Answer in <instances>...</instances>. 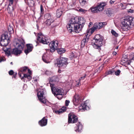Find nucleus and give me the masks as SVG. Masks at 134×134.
<instances>
[{
  "mask_svg": "<svg viewBox=\"0 0 134 134\" xmlns=\"http://www.w3.org/2000/svg\"><path fill=\"white\" fill-rule=\"evenodd\" d=\"M85 22L82 17L80 18L78 17L72 18L70 19L67 25V29L70 32L75 31L77 33H79L81 31Z\"/></svg>",
  "mask_w": 134,
  "mask_h": 134,
  "instance_id": "f257e3e1",
  "label": "nucleus"
},
{
  "mask_svg": "<svg viewBox=\"0 0 134 134\" xmlns=\"http://www.w3.org/2000/svg\"><path fill=\"white\" fill-rule=\"evenodd\" d=\"M37 41L43 44H49L50 47L49 50L51 53H53L57 49L58 47V42L57 40L53 41L50 42L49 39H48L41 33H39L37 35Z\"/></svg>",
  "mask_w": 134,
  "mask_h": 134,
  "instance_id": "f03ea898",
  "label": "nucleus"
},
{
  "mask_svg": "<svg viewBox=\"0 0 134 134\" xmlns=\"http://www.w3.org/2000/svg\"><path fill=\"white\" fill-rule=\"evenodd\" d=\"M58 79L57 76H54L50 79L49 81V84L51 87L52 93L55 96L57 97L58 99H60L62 97L64 94V91L61 88H58L54 87L53 83H52L58 81Z\"/></svg>",
  "mask_w": 134,
  "mask_h": 134,
  "instance_id": "7ed1b4c3",
  "label": "nucleus"
},
{
  "mask_svg": "<svg viewBox=\"0 0 134 134\" xmlns=\"http://www.w3.org/2000/svg\"><path fill=\"white\" fill-rule=\"evenodd\" d=\"M122 28L124 31H127L131 26L134 25V18L129 16L124 17L123 19Z\"/></svg>",
  "mask_w": 134,
  "mask_h": 134,
  "instance_id": "20e7f679",
  "label": "nucleus"
},
{
  "mask_svg": "<svg viewBox=\"0 0 134 134\" xmlns=\"http://www.w3.org/2000/svg\"><path fill=\"white\" fill-rule=\"evenodd\" d=\"M94 42L92 45L94 48L98 49H100V47L103 44L102 41L103 38L102 36L99 34L96 35L94 37Z\"/></svg>",
  "mask_w": 134,
  "mask_h": 134,
  "instance_id": "39448f33",
  "label": "nucleus"
},
{
  "mask_svg": "<svg viewBox=\"0 0 134 134\" xmlns=\"http://www.w3.org/2000/svg\"><path fill=\"white\" fill-rule=\"evenodd\" d=\"M10 42L7 34L5 33L2 34L1 37L0 43L2 46H6Z\"/></svg>",
  "mask_w": 134,
  "mask_h": 134,
  "instance_id": "423d86ee",
  "label": "nucleus"
},
{
  "mask_svg": "<svg viewBox=\"0 0 134 134\" xmlns=\"http://www.w3.org/2000/svg\"><path fill=\"white\" fill-rule=\"evenodd\" d=\"M67 59L66 58L60 57L57 60V66L59 67L64 68L66 66L68 63L67 62Z\"/></svg>",
  "mask_w": 134,
  "mask_h": 134,
  "instance_id": "0eeeda50",
  "label": "nucleus"
},
{
  "mask_svg": "<svg viewBox=\"0 0 134 134\" xmlns=\"http://www.w3.org/2000/svg\"><path fill=\"white\" fill-rule=\"evenodd\" d=\"M45 91L43 90H39L37 93V96L39 101L44 104L46 102V100L44 96Z\"/></svg>",
  "mask_w": 134,
  "mask_h": 134,
  "instance_id": "6e6552de",
  "label": "nucleus"
},
{
  "mask_svg": "<svg viewBox=\"0 0 134 134\" xmlns=\"http://www.w3.org/2000/svg\"><path fill=\"white\" fill-rule=\"evenodd\" d=\"M107 24L106 22L99 23L98 24L97 23H95L91 28V33L92 34L94 31L97 29H101L103 27L105 26Z\"/></svg>",
  "mask_w": 134,
  "mask_h": 134,
  "instance_id": "1a4fd4ad",
  "label": "nucleus"
},
{
  "mask_svg": "<svg viewBox=\"0 0 134 134\" xmlns=\"http://www.w3.org/2000/svg\"><path fill=\"white\" fill-rule=\"evenodd\" d=\"M19 42L16 43V47H17V48L19 50L21 51V53L23 49L25 43L24 41L22 39H20L18 40Z\"/></svg>",
  "mask_w": 134,
  "mask_h": 134,
  "instance_id": "9d476101",
  "label": "nucleus"
},
{
  "mask_svg": "<svg viewBox=\"0 0 134 134\" xmlns=\"http://www.w3.org/2000/svg\"><path fill=\"white\" fill-rule=\"evenodd\" d=\"M77 117L72 114L71 113L69 114L68 122L69 123H75L77 121Z\"/></svg>",
  "mask_w": 134,
  "mask_h": 134,
  "instance_id": "9b49d317",
  "label": "nucleus"
},
{
  "mask_svg": "<svg viewBox=\"0 0 134 134\" xmlns=\"http://www.w3.org/2000/svg\"><path fill=\"white\" fill-rule=\"evenodd\" d=\"M106 5L105 2L98 3L96 6L99 12L102 11L104 9V7Z\"/></svg>",
  "mask_w": 134,
  "mask_h": 134,
  "instance_id": "f8f14e48",
  "label": "nucleus"
},
{
  "mask_svg": "<svg viewBox=\"0 0 134 134\" xmlns=\"http://www.w3.org/2000/svg\"><path fill=\"white\" fill-rule=\"evenodd\" d=\"M80 101V96L78 94H75L73 100L74 104L76 105L78 104Z\"/></svg>",
  "mask_w": 134,
  "mask_h": 134,
  "instance_id": "ddd939ff",
  "label": "nucleus"
},
{
  "mask_svg": "<svg viewBox=\"0 0 134 134\" xmlns=\"http://www.w3.org/2000/svg\"><path fill=\"white\" fill-rule=\"evenodd\" d=\"M89 107L87 105V103L85 102L84 103H82L81 104L79 107V110L80 111H83L86 110H88Z\"/></svg>",
  "mask_w": 134,
  "mask_h": 134,
  "instance_id": "4468645a",
  "label": "nucleus"
},
{
  "mask_svg": "<svg viewBox=\"0 0 134 134\" xmlns=\"http://www.w3.org/2000/svg\"><path fill=\"white\" fill-rule=\"evenodd\" d=\"M88 35V34H86L83 39L82 41L81 44V47H83L85 46L86 43L88 42L89 37L87 36Z\"/></svg>",
  "mask_w": 134,
  "mask_h": 134,
  "instance_id": "2eb2a0df",
  "label": "nucleus"
},
{
  "mask_svg": "<svg viewBox=\"0 0 134 134\" xmlns=\"http://www.w3.org/2000/svg\"><path fill=\"white\" fill-rule=\"evenodd\" d=\"M27 48L25 50L24 52L25 54L27 55L28 53L31 52L33 48V46L32 44H26Z\"/></svg>",
  "mask_w": 134,
  "mask_h": 134,
  "instance_id": "dca6fc26",
  "label": "nucleus"
},
{
  "mask_svg": "<svg viewBox=\"0 0 134 134\" xmlns=\"http://www.w3.org/2000/svg\"><path fill=\"white\" fill-rule=\"evenodd\" d=\"M47 120L45 117H43L42 119L39 122V124L41 126L46 125L47 124Z\"/></svg>",
  "mask_w": 134,
  "mask_h": 134,
  "instance_id": "f3484780",
  "label": "nucleus"
},
{
  "mask_svg": "<svg viewBox=\"0 0 134 134\" xmlns=\"http://www.w3.org/2000/svg\"><path fill=\"white\" fill-rule=\"evenodd\" d=\"M77 127L75 128V130L76 132H80L82 129V125L78 122L77 124Z\"/></svg>",
  "mask_w": 134,
  "mask_h": 134,
  "instance_id": "a211bd4d",
  "label": "nucleus"
},
{
  "mask_svg": "<svg viewBox=\"0 0 134 134\" xmlns=\"http://www.w3.org/2000/svg\"><path fill=\"white\" fill-rule=\"evenodd\" d=\"M23 77L22 76L21 77V73L20 72L18 73V75L20 77L22 80L24 78H27L29 81L31 80L32 78L31 77V76L30 75H28L26 74H23Z\"/></svg>",
  "mask_w": 134,
  "mask_h": 134,
  "instance_id": "6ab92c4d",
  "label": "nucleus"
},
{
  "mask_svg": "<svg viewBox=\"0 0 134 134\" xmlns=\"http://www.w3.org/2000/svg\"><path fill=\"white\" fill-rule=\"evenodd\" d=\"M3 51L5 52L6 55L9 57L11 54V49L9 48H7L6 47H4L3 49Z\"/></svg>",
  "mask_w": 134,
  "mask_h": 134,
  "instance_id": "aec40b11",
  "label": "nucleus"
},
{
  "mask_svg": "<svg viewBox=\"0 0 134 134\" xmlns=\"http://www.w3.org/2000/svg\"><path fill=\"white\" fill-rule=\"evenodd\" d=\"M105 13L108 16H112L113 15V11L110 9L106 10L105 12Z\"/></svg>",
  "mask_w": 134,
  "mask_h": 134,
  "instance_id": "412c9836",
  "label": "nucleus"
},
{
  "mask_svg": "<svg viewBox=\"0 0 134 134\" xmlns=\"http://www.w3.org/2000/svg\"><path fill=\"white\" fill-rule=\"evenodd\" d=\"M11 53L14 54L15 55H17L18 54H20L21 53V51L19 50L18 48H16L13 49V50L11 51Z\"/></svg>",
  "mask_w": 134,
  "mask_h": 134,
  "instance_id": "4be33fe9",
  "label": "nucleus"
},
{
  "mask_svg": "<svg viewBox=\"0 0 134 134\" xmlns=\"http://www.w3.org/2000/svg\"><path fill=\"white\" fill-rule=\"evenodd\" d=\"M42 59L43 61L46 63H48L49 62V61L48 60V57H47L46 54H43L42 57Z\"/></svg>",
  "mask_w": 134,
  "mask_h": 134,
  "instance_id": "5701e85b",
  "label": "nucleus"
},
{
  "mask_svg": "<svg viewBox=\"0 0 134 134\" xmlns=\"http://www.w3.org/2000/svg\"><path fill=\"white\" fill-rule=\"evenodd\" d=\"M62 11L61 8L59 9L57 11L56 16L58 18H59L62 14Z\"/></svg>",
  "mask_w": 134,
  "mask_h": 134,
  "instance_id": "b1692460",
  "label": "nucleus"
},
{
  "mask_svg": "<svg viewBox=\"0 0 134 134\" xmlns=\"http://www.w3.org/2000/svg\"><path fill=\"white\" fill-rule=\"evenodd\" d=\"M64 108H62V109H59V110H53V112L55 113L56 114H60L64 111L65 110H64Z\"/></svg>",
  "mask_w": 134,
  "mask_h": 134,
  "instance_id": "393cba45",
  "label": "nucleus"
},
{
  "mask_svg": "<svg viewBox=\"0 0 134 134\" xmlns=\"http://www.w3.org/2000/svg\"><path fill=\"white\" fill-rule=\"evenodd\" d=\"M44 17L46 20H50L51 19H54L53 16H51L49 13L46 14L44 15Z\"/></svg>",
  "mask_w": 134,
  "mask_h": 134,
  "instance_id": "a878e982",
  "label": "nucleus"
},
{
  "mask_svg": "<svg viewBox=\"0 0 134 134\" xmlns=\"http://www.w3.org/2000/svg\"><path fill=\"white\" fill-rule=\"evenodd\" d=\"M44 17L46 20H50L51 19H54L53 16H51L49 13L46 14L44 15Z\"/></svg>",
  "mask_w": 134,
  "mask_h": 134,
  "instance_id": "bb28decb",
  "label": "nucleus"
},
{
  "mask_svg": "<svg viewBox=\"0 0 134 134\" xmlns=\"http://www.w3.org/2000/svg\"><path fill=\"white\" fill-rule=\"evenodd\" d=\"M90 10L91 12L93 13H97L99 12L96 6L95 7H92L90 9Z\"/></svg>",
  "mask_w": 134,
  "mask_h": 134,
  "instance_id": "cd10ccee",
  "label": "nucleus"
},
{
  "mask_svg": "<svg viewBox=\"0 0 134 134\" xmlns=\"http://www.w3.org/2000/svg\"><path fill=\"white\" fill-rule=\"evenodd\" d=\"M54 21V19H51L48 20H46L45 22V23L48 25H49L51 24V23L53 22Z\"/></svg>",
  "mask_w": 134,
  "mask_h": 134,
  "instance_id": "c85d7f7f",
  "label": "nucleus"
},
{
  "mask_svg": "<svg viewBox=\"0 0 134 134\" xmlns=\"http://www.w3.org/2000/svg\"><path fill=\"white\" fill-rule=\"evenodd\" d=\"M9 4L8 5L7 10L8 11V13H11L12 11H13V9H12V10L11 11H9V10L10 9V8L9 7V6H11V5H12L13 3V0H9Z\"/></svg>",
  "mask_w": 134,
  "mask_h": 134,
  "instance_id": "c756f323",
  "label": "nucleus"
},
{
  "mask_svg": "<svg viewBox=\"0 0 134 134\" xmlns=\"http://www.w3.org/2000/svg\"><path fill=\"white\" fill-rule=\"evenodd\" d=\"M57 50L58 53L60 54H61L64 53L65 51V49L63 48H57Z\"/></svg>",
  "mask_w": 134,
  "mask_h": 134,
  "instance_id": "7c9ffc66",
  "label": "nucleus"
},
{
  "mask_svg": "<svg viewBox=\"0 0 134 134\" xmlns=\"http://www.w3.org/2000/svg\"><path fill=\"white\" fill-rule=\"evenodd\" d=\"M87 0H79L81 5L82 6H84L86 3Z\"/></svg>",
  "mask_w": 134,
  "mask_h": 134,
  "instance_id": "2f4dec72",
  "label": "nucleus"
},
{
  "mask_svg": "<svg viewBox=\"0 0 134 134\" xmlns=\"http://www.w3.org/2000/svg\"><path fill=\"white\" fill-rule=\"evenodd\" d=\"M28 5L30 6H33L34 4V1L33 0H28Z\"/></svg>",
  "mask_w": 134,
  "mask_h": 134,
  "instance_id": "473e14b6",
  "label": "nucleus"
},
{
  "mask_svg": "<svg viewBox=\"0 0 134 134\" xmlns=\"http://www.w3.org/2000/svg\"><path fill=\"white\" fill-rule=\"evenodd\" d=\"M111 33L115 37H117L118 35V34L113 30H111Z\"/></svg>",
  "mask_w": 134,
  "mask_h": 134,
  "instance_id": "72a5a7b5",
  "label": "nucleus"
},
{
  "mask_svg": "<svg viewBox=\"0 0 134 134\" xmlns=\"http://www.w3.org/2000/svg\"><path fill=\"white\" fill-rule=\"evenodd\" d=\"M27 69L26 67H24L23 68H20V71L22 72H24L26 71V70Z\"/></svg>",
  "mask_w": 134,
  "mask_h": 134,
  "instance_id": "f704fd0d",
  "label": "nucleus"
},
{
  "mask_svg": "<svg viewBox=\"0 0 134 134\" xmlns=\"http://www.w3.org/2000/svg\"><path fill=\"white\" fill-rule=\"evenodd\" d=\"M130 59L131 60H134V53H132L130 55Z\"/></svg>",
  "mask_w": 134,
  "mask_h": 134,
  "instance_id": "c9c22d12",
  "label": "nucleus"
},
{
  "mask_svg": "<svg viewBox=\"0 0 134 134\" xmlns=\"http://www.w3.org/2000/svg\"><path fill=\"white\" fill-rule=\"evenodd\" d=\"M79 11L83 13H85L87 10L82 8H80L79 9Z\"/></svg>",
  "mask_w": 134,
  "mask_h": 134,
  "instance_id": "e433bc0d",
  "label": "nucleus"
},
{
  "mask_svg": "<svg viewBox=\"0 0 134 134\" xmlns=\"http://www.w3.org/2000/svg\"><path fill=\"white\" fill-rule=\"evenodd\" d=\"M8 30L10 32V33H12L13 32V30L12 28L11 27H8Z\"/></svg>",
  "mask_w": 134,
  "mask_h": 134,
  "instance_id": "4c0bfd02",
  "label": "nucleus"
},
{
  "mask_svg": "<svg viewBox=\"0 0 134 134\" xmlns=\"http://www.w3.org/2000/svg\"><path fill=\"white\" fill-rule=\"evenodd\" d=\"M120 70H118L116 71L115 73V74L116 75H119L120 73Z\"/></svg>",
  "mask_w": 134,
  "mask_h": 134,
  "instance_id": "58836bf2",
  "label": "nucleus"
},
{
  "mask_svg": "<svg viewBox=\"0 0 134 134\" xmlns=\"http://www.w3.org/2000/svg\"><path fill=\"white\" fill-rule=\"evenodd\" d=\"M41 12V14H43V8L42 5H41L40 6Z\"/></svg>",
  "mask_w": 134,
  "mask_h": 134,
  "instance_id": "ea45409f",
  "label": "nucleus"
},
{
  "mask_svg": "<svg viewBox=\"0 0 134 134\" xmlns=\"http://www.w3.org/2000/svg\"><path fill=\"white\" fill-rule=\"evenodd\" d=\"M70 103V101L69 100H66L65 101V105L66 106H68L69 104Z\"/></svg>",
  "mask_w": 134,
  "mask_h": 134,
  "instance_id": "a19ab883",
  "label": "nucleus"
},
{
  "mask_svg": "<svg viewBox=\"0 0 134 134\" xmlns=\"http://www.w3.org/2000/svg\"><path fill=\"white\" fill-rule=\"evenodd\" d=\"M51 74V72L50 71H47L45 72V74L47 75H50Z\"/></svg>",
  "mask_w": 134,
  "mask_h": 134,
  "instance_id": "79ce46f5",
  "label": "nucleus"
},
{
  "mask_svg": "<svg viewBox=\"0 0 134 134\" xmlns=\"http://www.w3.org/2000/svg\"><path fill=\"white\" fill-rule=\"evenodd\" d=\"M14 72L13 70H10L9 72V74L10 75H12L13 74Z\"/></svg>",
  "mask_w": 134,
  "mask_h": 134,
  "instance_id": "37998d69",
  "label": "nucleus"
},
{
  "mask_svg": "<svg viewBox=\"0 0 134 134\" xmlns=\"http://www.w3.org/2000/svg\"><path fill=\"white\" fill-rule=\"evenodd\" d=\"M86 76V75H85L84 76L81 77V78H80L79 79V81H81V80H83L85 78V77Z\"/></svg>",
  "mask_w": 134,
  "mask_h": 134,
  "instance_id": "c03bdc74",
  "label": "nucleus"
},
{
  "mask_svg": "<svg viewBox=\"0 0 134 134\" xmlns=\"http://www.w3.org/2000/svg\"><path fill=\"white\" fill-rule=\"evenodd\" d=\"M33 81H34V82H36L38 80V77H37V78H36L35 77H33Z\"/></svg>",
  "mask_w": 134,
  "mask_h": 134,
  "instance_id": "a18cd8bd",
  "label": "nucleus"
},
{
  "mask_svg": "<svg viewBox=\"0 0 134 134\" xmlns=\"http://www.w3.org/2000/svg\"><path fill=\"white\" fill-rule=\"evenodd\" d=\"M113 73V71L112 70H110L107 72V74H112Z\"/></svg>",
  "mask_w": 134,
  "mask_h": 134,
  "instance_id": "49530a36",
  "label": "nucleus"
},
{
  "mask_svg": "<svg viewBox=\"0 0 134 134\" xmlns=\"http://www.w3.org/2000/svg\"><path fill=\"white\" fill-rule=\"evenodd\" d=\"M5 60L4 58L2 57H0V63L1 62H3Z\"/></svg>",
  "mask_w": 134,
  "mask_h": 134,
  "instance_id": "de8ad7c7",
  "label": "nucleus"
},
{
  "mask_svg": "<svg viewBox=\"0 0 134 134\" xmlns=\"http://www.w3.org/2000/svg\"><path fill=\"white\" fill-rule=\"evenodd\" d=\"M121 6L122 7H124L123 8H122V9H125L126 8V5H125L124 6V5L122 3L121 4Z\"/></svg>",
  "mask_w": 134,
  "mask_h": 134,
  "instance_id": "09e8293b",
  "label": "nucleus"
},
{
  "mask_svg": "<svg viewBox=\"0 0 134 134\" xmlns=\"http://www.w3.org/2000/svg\"><path fill=\"white\" fill-rule=\"evenodd\" d=\"M28 72L29 73V75H30L31 73V71L29 69H28Z\"/></svg>",
  "mask_w": 134,
  "mask_h": 134,
  "instance_id": "8fccbe9b",
  "label": "nucleus"
},
{
  "mask_svg": "<svg viewBox=\"0 0 134 134\" xmlns=\"http://www.w3.org/2000/svg\"><path fill=\"white\" fill-rule=\"evenodd\" d=\"M114 1H113L112 0H110V4H112L114 3Z\"/></svg>",
  "mask_w": 134,
  "mask_h": 134,
  "instance_id": "3c124183",
  "label": "nucleus"
},
{
  "mask_svg": "<svg viewBox=\"0 0 134 134\" xmlns=\"http://www.w3.org/2000/svg\"><path fill=\"white\" fill-rule=\"evenodd\" d=\"M133 48V47L132 46H130L129 47V49H132Z\"/></svg>",
  "mask_w": 134,
  "mask_h": 134,
  "instance_id": "603ef678",
  "label": "nucleus"
},
{
  "mask_svg": "<svg viewBox=\"0 0 134 134\" xmlns=\"http://www.w3.org/2000/svg\"><path fill=\"white\" fill-rule=\"evenodd\" d=\"M80 84V81H79V82L77 84H76V86H78Z\"/></svg>",
  "mask_w": 134,
  "mask_h": 134,
  "instance_id": "864d4df0",
  "label": "nucleus"
},
{
  "mask_svg": "<svg viewBox=\"0 0 134 134\" xmlns=\"http://www.w3.org/2000/svg\"><path fill=\"white\" fill-rule=\"evenodd\" d=\"M92 23L91 22H90L89 23V24L88 25L89 27H90L92 25Z\"/></svg>",
  "mask_w": 134,
  "mask_h": 134,
  "instance_id": "5fc2aeb1",
  "label": "nucleus"
},
{
  "mask_svg": "<svg viewBox=\"0 0 134 134\" xmlns=\"http://www.w3.org/2000/svg\"><path fill=\"white\" fill-rule=\"evenodd\" d=\"M113 54L114 55H116L117 53H116V52H113Z\"/></svg>",
  "mask_w": 134,
  "mask_h": 134,
  "instance_id": "6e6d98bb",
  "label": "nucleus"
},
{
  "mask_svg": "<svg viewBox=\"0 0 134 134\" xmlns=\"http://www.w3.org/2000/svg\"><path fill=\"white\" fill-rule=\"evenodd\" d=\"M17 73H15V74L13 75V77H14V78H15V76L16 75H17Z\"/></svg>",
  "mask_w": 134,
  "mask_h": 134,
  "instance_id": "4d7b16f0",
  "label": "nucleus"
},
{
  "mask_svg": "<svg viewBox=\"0 0 134 134\" xmlns=\"http://www.w3.org/2000/svg\"><path fill=\"white\" fill-rule=\"evenodd\" d=\"M118 47H116V49H118Z\"/></svg>",
  "mask_w": 134,
  "mask_h": 134,
  "instance_id": "13d9d810",
  "label": "nucleus"
},
{
  "mask_svg": "<svg viewBox=\"0 0 134 134\" xmlns=\"http://www.w3.org/2000/svg\"><path fill=\"white\" fill-rule=\"evenodd\" d=\"M71 56L74 57V55L73 54H72V55H71Z\"/></svg>",
  "mask_w": 134,
  "mask_h": 134,
  "instance_id": "bf43d9fd",
  "label": "nucleus"
},
{
  "mask_svg": "<svg viewBox=\"0 0 134 134\" xmlns=\"http://www.w3.org/2000/svg\"><path fill=\"white\" fill-rule=\"evenodd\" d=\"M60 70H59L58 71V72H60Z\"/></svg>",
  "mask_w": 134,
  "mask_h": 134,
  "instance_id": "052dcab7",
  "label": "nucleus"
},
{
  "mask_svg": "<svg viewBox=\"0 0 134 134\" xmlns=\"http://www.w3.org/2000/svg\"><path fill=\"white\" fill-rule=\"evenodd\" d=\"M10 64H12V62H11L10 63Z\"/></svg>",
  "mask_w": 134,
  "mask_h": 134,
  "instance_id": "680f3d73",
  "label": "nucleus"
},
{
  "mask_svg": "<svg viewBox=\"0 0 134 134\" xmlns=\"http://www.w3.org/2000/svg\"><path fill=\"white\" fill-rule=\"evenodd\" d=\"M128 12H130V10H129L128 11Z\"/></svg>",
  "mask_w": 134,
  "mask_h": 134,
  "instance_id": "e2e57ef3",
  "label": "nucleus"
},
{
  "mask_svg": "<svg viewBox=\"0 0 134 134\" xmlns=\"http://www.w3.org/2000/svg\"><path fill=\"white\" fill-rule=\"evenodd\" d=\"M47 50H48L49 49H46V51H47Z\"/></svg>",
  "mask_w": 134,
  "mask_h": 134,
  "instance_id": "0e129e2a",
  "label": "nucleus"
},
{
  "mask_svg": "<svg viewBox=\"0 0 134 134\" xmlns=\"http://www.w3.org/2000/svg\"><path fill=\"white\" fill-rule=\"evenodd\" d=\"M128 64H130L129 63H128Z\"/></svg>",
  "mask_w": 134,
  "mask_h": 134,
  "instance_id": "69168bd1",
  "label": "nucleus"
}]
</instances>
